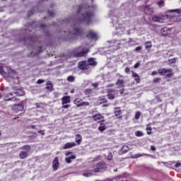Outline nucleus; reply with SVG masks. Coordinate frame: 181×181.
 Wrapping results in <instances>:
<instances>
[{
    "mask_svg": "<svg viewBox=\"0 0 181 181\" xmlns=\"http://www.w3.org/2000/svg\"><path fill=\"white\" fill-rule=\"evenodd\" d=\"M76 13L73 17H69L62 21V25L65 26L63 31L58 33V39L65 40H77L83 39L85 36L84 28L81 27V22H85L87 25L91 23V19L94 16L95 6H90L87 3L74 7Z\"/></svg>",
    "mask_w": 181,
    "mask_h": 181,
    "instance_id": "1",
    "label": "nucleus"
},
{
    "mask_svg": "<svg viewBox=\"0 0 181 181\" xmlns=\"http://www.w3.org/2000/svg\"><path fill=\"white\" fill-rule=\"evenodd\" d=\"M109 16L112 19L113 25H115L116 33H117V35H122L125 30V26H123L121 23H118V18L124 19V18H127V16H134V14H132V11L129 10L128 4H125L122 5L120 8L110 11Z\"/></svg>",
    "mask_w": 181,
    "mask_h": 181,
    "instance_id": "2",
    "label": "nucleus"
},
{
    "mask_svg": "<svg viewBox=\"0 0 181 181\" xmlns=\"http://www.w3.org/2000/svg\"><path fill=\"white\" fill-rule=\"evenodd\" d=\"M153 22L163 23L164 21H170V22H181V15H168L165 14L162 17L154 16L152 18Z\"/></svg>",
    "mask_w": 181,
    "mask_h": 181,
    "instance_id": "3",
    "label": "nucleus"
},
{
    "mask_svg": "<svg viewBox=\"0 0 181 181\" xmlns=\"http://www.w3.org/2000/svg\"><path fill=\"white\" fill-rule=\"evenodd\" d=\"M97 62L94 58H89L88 61H82L78 63V66L81 70H88L90 69V66H95Z\"/></svg>",
    "mask_w": 181,
    "mask_h": 181,
    "instance_id": "4",
    "label": "nucleus"
},
{
    "mask_svg": "<svg viewBox=\"0 0 181 181\" xmlns=\"http://www.w3.org/2000/svg\"><path fill=\"white\" fill-rule=\"evenodd\" d=\"M13 95L22 97V95H25V92H23L22 89H17L15 92L9 93V95L5 98V101H16L18 98Z\"/></svg>",
    "mask_w": 181,
    "mask_h": 181,
    "instance_id": "5",
    "label": "nucleus"
},
{
    "mask_svg": "<svg viewBox=\"0 0 181 181\" xmlns=\"http://www.w3.org/2000/svg\"><path fill=\"white\" fill-rule=\"evenodd\" d=\"M88 53V48L81 46L76 47L74 51L75 57H83Z\"/></svg>",
    "mask_w": 181,
    "mask_h": 181,
    "instance_id": "6",
    "label": "nucleus"
},
{
    "mask_svg": "<svg viewBox=\"0 0 181 181\" xmlns=\"http://www.w3.org/2000/svg\"><path fill=\"white\" fill-rule=\"evenodd\" d=\"M121 47V41L119 40H112L110 42V45L109 46V49L105 50L107 53L110 54L114 50H117Z\"/></svg>",
    "mask_w": 181,
    "mask_h": 181,
    "instance_id": "7",
    "label": "nucleus"
},
{
    "mask_svg": "<svg viewBox=\"0 0 181 181\" xmlns=\"http://www.w3.org/2000/svg\"><path fill=\"white\" fill-rule=\"evenodd\" d=\"M37 37H36V34H34L33 37H30V38L27 40H24L25 45H27V46L35 47V45H36V42H37Z\"/></svg>",
    "mask_w": 181,
    "mask_h": 181,
    "instance_id": "8",
    "label": "nucleus"
},
{
    "mask_svg": "<svg viewBox=\"0 0 181 181\" xmlns=\"http://www.w3.org/2000/svg\"><path fill=\"white\" fill-rule=\"evenodd\" d=\"M23 151H21L19 156L21 159H26L28 158V155L29 153V151H30V146H24L22 147Z\"/></svg>",
    "mask_w": 181,
    "mask_h": 181,
    "instance_id": "9",
    "label": "nucleus"
},
{
    "mask_svg": "<svg viewBox=\"0 0 181 181\" xmlns=\"http://www.w3.org/2000/svg\"><path fill=\"white\" fill-rule=\"evenodd\" d=\"M158 74H160V76H164V74H166V76L168 77H172V69H160L158 70Z\"/></svg>",
    "mask_w": 181,
    "mask_h": 181,
    "instance_id": "10",
    "label": "nucleus"
},
{
    "mask_svg": "<svg viewBox=\"0 0 181 181\" xmlns=\"http://www.w3.org/2000/svg\"><path fill=\"white\" fill-rule=\"evenodd\" d=\"M74 104L76 105V107H83L84 105L88 106L90 105V103L88 102H83L81 99L77 98L74 100Z\"/></svg>",
    "mask_w": 181,
    "mask_h": 181,
    "instance_id": "11",
    "label": "nucleus"
},
{
    "mask_svg": "<svg viewBox=\"0 0 181 181\" xmlns=\"http://www.w3.org/2000/svg\"><path fill=\"white\" fill-rule=\"evenodd\" d=\"M86 36L93 40H97L98 39V34L95 33V31L91 30L88 32Z\"/></svg>",
    "mask_w": 181,
    "mask_h": 181,
    "instance_id": "12",
    "label": "nucleus"
},
{
    "mask_svg": "<svg viewBox=\"0 0 181 181\" xmlns=\"http://www.w3.org/2000/svg\"><path fill=\"white\" fill-rule=\"evenodd\" d=\"M13 111H15V112H21V111H23V105L22 104L15 105L13 107Z\"/></svg>",
    "mask_w": 181,
    "mask_h": 181,
    "instance_id": "13",
    "label": "nucleus"
},
{
    "mask_svg": "<svg viewBox=\"0 0 181 181\" xmlns=\"http://www.w3.org/2000/svg\"><path fill=\"white\" fill-rule=\"evenodd\" d=\"M59 158L55 157L54 160L52 161V168L54 170H57L59 169Z\"/></svg>",
    "mask_w": 181,
    "mask_h": 181,
    "instance_id": "14",
    "label": "nucleus"
},
{
    "mask_svg": "<svg viewBox=\"0 0 181 181\" xmlns=\"http://www.w3.org/2000/svg\"><path fill=\"white\" fill-rule=\"evenodd\" d=\"M43 52V48L41 47H38V49L36 52L35 51H32L30 54H28V57H33L35 54H39V53H42Z\"/></svg>",
    "mask_w": 181,
    "mask_h": 181,
    "instance_id": "15",
    "label": "nucleus"
},
{
    "mask_svg": "<svg viewBox=\"0 0 181 181\" xmlns=\"http://www.w3.org/2000/svg\"><path fill=\"white\" fill-rule=\"evenodd\" d=\"M104 168H105V165L101 163H99L96 165L95 168V172L98 173L100 172V170H101V169H104Z\"/></svg>",
    "mask_w": 181,
    "mask_h": 181,
    "instance_id": "16",
    "label": "nucleus"
},
{
    "mask_svg": "<svg viewBox=\"0 0 181 181\" xmlns=\"http://www.w3.org/2000/svg\"><path fill=\"white\" fill-rule=\"evenodd\" d=\"M144 11L148 15H152L153 13V8L151 6H146L144 8Z\"/></svg>",
    "mask_w": 181,
    "mask_h": 181,
    "instance_id": "17",
    "label": "nucleus"
},
{
    "mask_svg": "<svg viewBox=\"0 0 181 181\" xmlns=\"http://www.w3.org/2000/svg\"><path fill=\"white\" fill-rule=\"evenodd\" d=\"M128 151H129V147H128V146H123L121 150L119 151V154L122 155L124 153H127Z\"/></svg>",
    "mask_w": 181,
    "mask_h": 181,
    "instance_id": "18",
    "label": "nucleus"
},
{
    "mask_svg": "<svg viewBox=\"0 0 181 181\" xmlns=\"http://www.w3.org/2000/svg\"><path fill=\"white\" fill-rule=\"evenodd\" d=\"M74 146H76V143H66L63 146V149H70V148H73Z\"/></svg>",
    "mask_w": 181,
    "mask_h": 181,
    "instance_id": "19",
    "label": "nucleus"
},
{
    "mask_svg": "<svg viewBox=\"0 0 181 181\" xmlns=\"http://www.w3.org/2000/svg\"><path fill=\"white\" fill-rule=\"evenodd\" d=\"M62 105L69 104L70 103V96H64L62 98Z\"/></svg>",
    "mask_w": 181,
    "mask_h": 181,
    "instance_id": "20",
    "label": "nucleus"
},
{
    "mask_svg": "<svg viewBox=\"0 0 181 181\" xmlns=\"http://www.w3.org/2000/svg\"><path fill=\"white\" fill-rule=\"evenodd\" d=\"M132 77L134 78L136 83H140L141 78L139 77V75L135 72H132Z\"/></svg>",
    "mask_w": 181,
    "mask_h": 181,
    "instance_id": "21",
    "label": "nucleus"
},
{
    "mask_svg": "<svg viewBox=\"0 0 181 181\" xmlns=\"http://www.w3.org/2000/svg\"><path fill=\"white\" fill-rule=\"evenodd\" d=\"M83 139V137L80 134H76L75 136V141L78 145H80L81 144V141Z\"/></svg>",
    "mask_w": 181,
    "mask_h": 181,
    "instance_id": "22",
    "label": "nucleus"
},
{
    "mask_svg": "<svg viewBox=\"0 0 181 181\" xmlns=\"http://www.w3.org/2000/svg\"><path fill=\"white\" fill-rule=\"evenodd\" d=\"M169 33H170V28H164L161 30V34L164 36L169 35Z\"/></svg>",
    "mask_w": 181,
    "mask_h": 181,
    "instance_id": "23",
    "label": "nucleus"
},
{
    "mask_svg": "<svg viewBox=\"0 0 181 181\" xmlns=\"http://www.w3.org/2000/svg\"><path fill=\"white\" fill-rule=\"evenodd\" d=\"M168 12H171L172 13H173L174 12H175L176 13H177L178 15H180L181 13V10L179 9V8H177V9H170V10H168L165 12V13H168Z\"/></svg>",
    "mask_w": 181,
    "mask_h": 181,
    "instance_id": "24",
    "label": "nucleus"
},
{
    "mask_svg": "<svg viewBox=\"0 0 181 181\" xmlns=\"http://www.w3.org/2000/svg\"><path fill=\"white\" fill-rule=\"evenodd\" d=\"M93 118L95 121H99V119H101V118H103V115L96 114L93 117Z\"/></svg>",
    "mask_w": 181,
    "mask_h": 181,
    "instance_id": "25",
    "label": "nucleus"
},
{
    "mask_svg": "<svg viewBox=\"0 0 181 181\" xmlns=\"http://www.w3.org/2000/svg\"><path fill=\"white\" fill-rule=\"evenodd\" d=\"M46 89L48 90L49 91H52L53 88V85H52V82L48 81L46 84Z\"/></svg>",
    "mask_w": 181,
    "mask_h": 181,
    "instance_id": "26",
    "label": "nucleus"
},
{
    "mask_svg": "<svg viewBox=\"0 0 181 181\" xmlns=\"http://www.w3.org/2000/svg\"><path fill=\"white\" fill-rule=\"evenodd\" d=\"M115 115L116 117L121 115V109L119 107H116L115 109Z\"/></svg>",
    "mask_w": 181,
    "mask_h": 181,
    "instance_id": "27",
    "label": "nucleus"
},
{
    "mask_svg": "<svg viewBox=\"0 0 181 181\" xmlns=\"http://www.w3.org/2000/svg\"><path fill=\"white\" fill-rule=\"evenodd\" d=\"M146 154L145 153H137L132 156L133 159H136L138 158H141V156H145Z\"/></svg>",
    "mask_w": 181,
    "mask_h": 181,
    "instance_id": "28",
    "label": "nucleus"
},
{
    "mask_svg": "<svg viewBox=\"0 0 181 181\" xmlns=\"http://www.w3.org/2000/svg\"><path fill=\"white\" fill-rule=\"evenodd\" d=\"M146 45V49H151V47H152V42H151V41H147L145 43Z\"/></svg>",
    "mask_w": 181,
    "mask_h": 181,
    "instance_id": "29",
    "label": "nucleus"
},
{
    "mask_svg": "<svg viewBox=\"0 0 181 181\" xmlns=\"http://www.w3.org/2000/svg\"><path fill=\"white\" fill-rule=\"evenodd\" d=\"M124 84V80L122 79H118L117 81L116 82V86H119L120 87L122 86Z\"/></svg>",
    "mask_w": 181,
    "mask_h": 181,
    "instance_id": "30",
    "label": "nucleus"
},
{
    "mask_svg": "<svg viewBox=\"0 0 181 181\" xmlns=\"http://www.w3.org/2000/svg\"><path fill=\"white\" fill-rule=\"evenodd\" d=\"M0 74H1V76H3V77H5L6 76V73L5 71H4L3 66H0Z\"/></svg>",
    "mask_w": 181,
    "mask_h": 181,
    "instance_id": "31",
    "label": "nucleus"
},
{
    "mask_svg": "<svg viewBox=\"0 0 181 181\" xmlns=\"http://www.w3.org/2000/svg\"><path fill=\"white\" fill-rule=\"evenodd\" d=\"M136 136H144V133L141 131H137L135 132Z\"/></svg>",
    "mask_w": 181,
    "mask_h": 181,
    "instance_id": "32",
    "label": "nucleus"
},
{
    "mask_svg": "<svg viewBox=\"0 0 181 181\" xmlns=\"http://www.w3.org/2000/svg\"><path fill=\"white\" fill-rule=\"evenodd\" d=\"M107 98L109 100H114V98H115V95H114V94H112V93H108Z\"/></svg>",
    "mask_w": 181,
    "mask_h": 181,
    "instance_id": "33",
    "label": "nucleus"
},
{
    "mask_svg": "<svg viewBox=\"0 0 181 181\" xmlns=\"http://www.w3.org/2000/svg\"><path fill=\"white\" fill-rule=\"evenodd\" d=\"M146 131L148 135H151V134H152V128L151 127L148 126L146 128Z\"/></svg>",
    "mask_w": 181,
    "mask_h": 181,
    "instance_id": "34",
    "label": "nucleus"
},
{
    "mask_svg": "<svg viewBox=\"0 0 181 181\" xmlns=\"http://www.w3.org/2000/svg\"><path fill=\"white\" fill-rule=\"evenodd\" d=\"M74 78H75L73 76H69L67 77V80L70 81V83H73V81H74Z\"/></svg>",
    "mask_w": 181,
    "mask_h": 181,
    "instance_id": "35",
    "label": "nucleus"
},
{
    "mask_svg": "<svg viewBox=\"0 0 181 181\" xmlns=\"http://www.w3.org/2000/svg\"><path fill=\"white\" fill-rule=\"evenodd\" d=\"M83 176H85V177H91V176H93V174L90 173H83Z\"/></svg>",
    "mask_w": 181,
    "mask_h": 181,
    "instance_id": "36",
    "label": "nucleus"
},
{
    "mask_svg": "<svg viewBox=\"0 0 181 181\" xmlns=\"http://www.w3.org/2000/svg\"><path fill=\"white\" fill-rule=\"evenodd\" d=\"M98 129H99V131H100V132L105 131V129H106L105 125L100 126L98 127Z\"/></svg>",
    "mask_w": 181,
    "mask_h": 181,
    "instance_id": "37",
    "label": "nucleus"
},
{
    "mask_svg": "<svg viewBox=\"0 0 181 181\" xmlns=\"http://www.w3.org/2000/svg\"><path fill=\"white\" fill-rule=\"evenodd\" d=\"M157 4L158 5V6L160 8H162V6H163V5H165V1H160L157 3Z\"/></svg>",
    "mask_w": 181,
    "mask_h": 181,
    "instance_id": "38",
    "label": "nucleus"
},
{
    "mask_svg": "<svg viewBox=\"0 0 181 181\" xmlns=\"http://www.w3.org/2000/svg\"><path fill=\"white\" fill-rule=\"evenodd\" d=\"M139 117H141V112H136L135 114V119H139Z\"/></svg>",
    "mask_w": 181,
    "mask_h": 181,
    "instance_id": "39",
    "label": "nucleus"
},
{
    "mask_svg": "<svg viewBox=\"0 0 181 181\" xmlns=\"http://www.w3.org/2000/svg\"><path fill=\"white\" fill-rule=\"evenodd\" d=\"M46 28H47V27L45 24L40 25V29H41V30H45V29H46Z\"/></svg>",
    "mask_w": 181,
    "mask_h": 181,
    "instance_id": "40",
    "label": "nucleus"
},
{
    "mask_svg": "<svg viewBox=\"0 0 181 181\" xmlns=\"http://www.w3.org/2000/svg\"><path fill=\"white\" fill-rule=\"evenodd\" d=\"M119 176H120V179H122V177H124V179H127L128 174L127 173H124L122 175H119Z\"/></svg>",
    "mask_w": 181,
    "mask_h": 181,
    "instance_id": "41",
    "label": "nucleus"
},
{
    "mask_svg": "<svg viewBox=\"0 0 181 181\" xmlns=\"http://www.w3.org/2000/svg\"><path fill=\"white\" fill-rule=\"evenodd\" d=\"M34 13H35V11L33 10H31V11H28V18L30 16H32V15H33Z\"/></svg>",
    "mask_w": 181,
    "mask_h": 181,
    "instance_id": "42",
    "label": "nucleus"
},
{
    "mask_svg": "<svg viewBox=\"0 0 181 181\" xmlns=\"http://www.w3.org/2000/svg\"><path fill=\"white\" fill-rule=\"evenodd\" d=\"M65 160H66V163H71L72 160L70 158L66 157V158H65Z\"/></svg>",
    "mask_w": 181,
    "mask_h": 181,
    "instance_id": "43",
    "label": "nucleus"
},
{
    "mask_svg": "<svg viewBox=\"0 0 181 181\" xmlns=\"http://www.w3.org/2000/svg\"><path fill=\"white\" fill-rule=\"evenodd\" d=\"M47 13H48V15H49V16H51V17L54 16V12H53V11H47Z\"/></svg>",
    "mask_w": 181,
    "mask_h": 181,
    "instance_id": "44",
    "label": "nucleus"
},
{
    "mask_svg": "<svg viewBox=\"0 0 181 181\" xmlns=\"http://www.w3.org/2000/svg\"><path fill=\"white\" fill-rule=\"evenodd\" d=\"M45 83V80L43 79H38L37 81V84H43Z\"/></svg>",
    "mask_w": 181,
    "mask_h": 181,
    "instance_id": "45",
    "label": "nucleus"
},
{
    "mask_svg": "<svg viewBox=\"0 0 181 181\" xmlns=\"http://www.w3.org/2000/svg\"><path fill=\"white\" fill-rule=\"evenodd\" d=\"M112 159V153H109V155L107 156V160H111Z\"/></svg>",
    "mask_w": 181,
    "mask_h": 181,
    "instance_id": "46",
    "label": "nucleus"
},
{
    "mask_svg": "<svg viewBox=\"0 0 181 181\" xmlns=\"http://www.w3.org/2000/svg\"><path fill=\"white\" fill-rule=\"evenodd\" d=\"M119 179H121L120 175L113 178L112 181H119Z\"/></svg>",
    "mask_w": 181,
    "mask_h": 181,
    "instance_id": "47",
    "label": "nucleus"
},
{
    "mask_svg": "<svg viewBox=\"0 0 181 181\" xmlns=\"http://www.w3.org/2000/svg\"><path fill=\"white\" fill-rule=\"evenodd\" d=\"M66 156H71V155H73V152L71 151H68L65 153Z\"/></svg>",
    "mask_w": 181,
    "mask_h": 181,
    "instance_id": "48",
    "label": "nucleus"
},
{
    "mask_svg": "<svg viewBox=\"0 0 181 181\" xmlns=\"http://www.w3.org/2000/svg\"><path fill=\"white\" fill-rule=\"evenodd\" d=\"M181 167V163L180 162H177L175 164V168H180Z\"/></svg>",
    "mask_w": 181,
    "mask_h": 181,
    "instance_id": "49",
    "label": "nucleus"
},
{
    "mask_svg": "<svg viewBox=\"0 0 181 181\" xmlns=\"http://www.w3.org/2000/svg\"><path fill=\"white\" fill-rule=\"evenodd\" d=\"M8 73L11 76V74H13L15 73V71L10 69L8 70Z\"/></svg>",
    "mask_w": 181,
    "mask_h": 181,
    "instance_id": "50",
    "label": "nucleus"
},
{
    "mask_svg": "<svg viewBox=\"0 0 181 181\" xmlns=\"http://www.w3.org/2000/svg\"><path fill=\"white\" fill-rule=\"evenodd\" d=\"M124 71H125V73H127L128 74V73H129V71H131V69H129V67H126L124 69Z\"/></svg>",
    "mask_w": 181,
    "mask_h": 181,
    "instance_id": "51",
    "label": "nucleus"
},
{
    "mask_svg": "<svg viewBox=\"0 0 181 181\" xmlns=\"http://www.w3.org/2000/svg\"><path fill=\"white\" fill-rule=\"evenodd\" d=\"M68 158H70L71 160H74V159H76V155L72 154L70 156H69Z\"/></svg>",
    "mask_w": 181,
    "mask_h": 181,
    "instance_id": "52",
    "label": "nucleus"
},
{
    "mask_svg": "<svg viewBox=\"0 0 181 181\" xmlns=\"http://www.w3.org/2000/svg\"><path fill=\"white\" fill-rule=\"evenodd\" d=\"M140 64H141L139 62L136 63L134 66V69H138Z\"/></svg>",
    "mask_w": 181,
    "mask_h": 181,
    "instance_id": "53",
    "label": "nucleus"
},
{
    "mask_svg": "<svg viewBox=\"0 0 181 181\" xmlns=\"http://www.w3.org/2000/svg\"><path fill=\"white\" fill-rule=\"evenodd\" d=\"M142 49V47H136V48H135V51L136 52H139V51H141Z\"/></svg>",
    "mask_w": 181,
    "mask_h": 181,
    "instance_id": "54",
    "label": "nucleus"
},
{
    "mask_svg": "<svg viewBox=\"0 0 181 181\" xmlns=\"http://www.w3.org/2000/svg\"><path fill=\"white\" fill-rule=\"evenodd\" d=\"M160 80V78H154L153 81H154V83H159Z\"/></svg>",
    "mask_w": 181,
    "mask_h": 181,
    "instance_id": "55",
    "label": "nucleus"
},
{
    "mask_svg": "<svg viewBox=\"0 0 181 181\" xmlns=\"http://www.w3.org/2000/svg\"><path fill=\"white\" fill-rule=\"evenodd\" d=\"M62 108H65V109L70 108V105H63Z\"/></svg>",
    "mask_w": 181,
    "mask_h": 181,
    "instance_id": "56",
    "label": "nucleus"
},
{
    "mask_svg": "<svg viewBox=\"0 0 181 181\" xmlns=\"http://www.w3.org/2000/svg\"><path fill=\"white\" fill-rule=\"evenodd\" d=\"M93 87H94L95 88H97V87H98V83H95L92 84Z\"/></svg>",
    "mask_w": 181,
    "mask_h": 181,
    "instance_id": "57",
    "label": "nucleus"
},
{
    "mask_svg": "<svg viewBox=\"0 0 181 181\" xmlns=\"http://www.w3.org/2000/svg\"><path fill=\"white\" fill-rule=\"evenodd\" d=\"M91 93V89H86V94H90Z\"/></svg>",
    "mask_w": 181,
    "mask_h": 181,
    "instance_id": "58",
    "label": "nucleus"
},
{
    "mask_svg": "<svg viewBox=\"0 0 181 181\" xmlns=\"http://www.w3.org/2000/svg\"><path fill=\"white\" fill-rule=\"evenodd\" d=\"M156 74H158V71H153L151 73V75H152V76H156Z\"/></svg>",
    "mask_w": 181,
    "mask_h": 181,
    "instance_id": "59",
    "label": "nucleus"
},
{
    "mask_svg": "<svg viewBox=\"0 0 181 181\" xmlns=\"http://www.w3.org/2000/svg\"><path fill=\"white\" fill-rule=\"evenodd\" d=\"M151 151H156V148L154 146H151Z\"/></svg>",
    "mask_w": 181,
    "mask_h": 181,
    "instance_id": "60",
    "label": "nucleus"
},
{
    "mask_svg": "<svg viewBox=\"0 0 181 181\" xmlns=\"http://www.w3.org/2000/svg\"><path fill=\"white\" fill-rule=\"evenodd\" d=\"M39 134H41V135H45V132H43V130H40Z\"/></svg>",
    "mask_w": 181,
    "mask_h": 181,
    "instance_id": "61",
    "label": "nucleus"
},
{
    "mask_svg": "<svg viewBox=\"0 0 181 181\" xmlns=\"http://www.w3.org/2000/svg\"><path fill=\"white\" fill-rule=\"evenodd\" d=\"M119 93H120V94H124V90H120Z\"/></svg>",
    "mask_w": 181,
    "mask_h": 181,
    "instance_id": "62",
    "label": "nucleus"
},
{
    "mask_svg": "<svg viewBox=\"0 0 181 181\" xmlns=\"http://www.w3.org/2000/svg\"><path fill=\"white\" fill-rule=\"evenodd\" d=\"M108 93H114V90L110 89V90H109Z\"/></svg>",
    "mask_w": 181,
    "mask_h": 181,
    "instance_id": "63",
    "label": "nucleus"
},
{
    "mask_svg": "<svg viewBox=\"0 0 181 181\" xmlns=\"http://www.w3.org/2000/svg\"><path fill=\"white\" fill-rule=\"evenodd\" d=\"M175 62H176V59H173V61L171 62V63H175Z\"/></svg>",
    "mask_w": 181,
    "mask_h": 181,
    "instance_id": "64",
    "label": "nucleus"
}]
</instances>
